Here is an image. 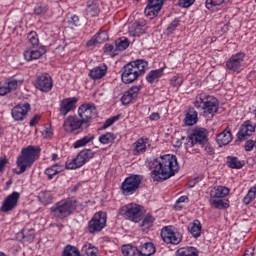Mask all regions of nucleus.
I'll return each mask as SVG.
<instances>
[{
	"mask_svg": "<svg viewBox=\"0 0 256 256\" xmlns=\"http://www.w3.org/2000/svg\"><path fill=\"white\" fill-rule=\"evenodd\" d=\"M153 170L151 177L153 181L163 183L167 179H171L179 171V163H177V156L166 154L154 159L152 163Z\"/></svg>",
	"mask_w": 256,
	"mask_h": 256,
	"instance_id": "nucleus-1",
	"label": "nucleus"
},
{
	"mask_svg": "<svg viewBox=\"0 0 256 256\" xmlns=\"http://www.w3.org/2000/svg\"><path fill=\"white\" fill-rule=\"evenodd\" d=\"M149 69V62L145 59H136L128 62L122 68L121 79L122 83L129 85L135 83L139 77H143Z\"/></svg>",
	"mask_w": 256,
	"mask_h": 256,
	"instance_id": "nucleus-2",
	"label": "nucleus"
},
{
	"mask_svg": "<svg viewBox=\"0 0 256 256\" xmlns=\"http://www.w3.org/2000/svg\"><path fill=\"white\" fill-rule=\"evenodd\" d=\"M193 105L200 112V115L206 119H213L219 111V100L205 93L198 94Z\"/></svg>",
	"mask_w": 256,
	"mask_h": 256,
	"instance_id": "nucleus-3",
	"label": "nucleus"
},
{
	"mask_svg": "<svg viewBox=\"0 0 256 256\" xmlns=\"http://www.w3.org/2000/svg\"><path fill=\"white\" fill-rule=\"evenodd\" d=\"M41 155V147L29 145L25 148H22L20 155L17 157L16 165L19 169L16 172L17 175H23L27 169H31L33 164Z\"/></svg>",
	"mask_w": 256,
	"mask_h": 256,
	"instance_id": "nucleus-4",
	"label": "nucleus"
},
{
	"mask_svg": "<svg viewBox=\"0 0 256 256\" xmlns=\"http://www.w3.org/2000/svg\"><path fill=\"white\" fill-rule=\"evenodd\" d=\"M77 209V199L67 198L63 199L50 208V215L53 219L57 221H62V219H67L71 217L73 212Z\"/></svg>",
	"mask_w": 256,
	"mask_h": 256,
	"instance_id": "nucleus-5",
	"label": "nucleus"
},
{
	"mask_svg": "<svg viewBox=\"0 0 256 256\" xmlns=\"http://www.w3.org/2000/svg\"><path fill=\"white\" fill-rule=\"evenodd\" d=\"M27 39L31 46L24 51V59L27 61H35L37 59H41V57L47 53V46L39 47V36L35 31H31L27 35Z\"/></svg>",
	"mask_w": 256,
	"mask_h": 256,
	"instance_id": "nucleus-6",
	"label": "nucleus"
},
{
	"mask_svg": "<svg viewBox=\"0 0 256 256\" xmlns=\"http://www.w3.org/2000/svg\"><path fill=\"white\" fill-rule=\"evenodd\" d=\"M231 189L226 186H214L210 190V204L214 209H229V200L225 199Z\"/></svg>",
	"mask_w": 256,
	"mask_h": 256,
	"instance_id": "nucleus-7",
	"label": "nucleus"
},
{
	"mask_svg": "<svg viewBox=\"0 0 256 256\" xmlns=\"http://www.w3.org/2000/svg\"><path fill=\"white\" fill-rule=\"evenodd\" d=\"M119 213L122 215V217H126V219H129V221H133V223H139V221L143 219V215H145L143 206L135 203L122 206L119 209Z\"/></svg>",
	"mask_w": 256,
	"mask_h": 256,
	"instance_id": "nucleus-8",
	"label": "nucleus"
},
{
	"mask_svg": "<svg viewBox=\"0 0 256 256\" xmlns=\"http://www.w3.org/2000/svg\"><path fill=\"white\" fill-rule=\"evenodd\" d=\"M187 147H195V145H207L209 143V132L205 128H195L186 138L184 142Z\"/></svg>",
	"mask_w": 256,
	"mask_h": 256,
	"instance_id": "nucleus-9",
	"label": "nucleus"
},
{
	"mask_svg": "<svg viewBox=\"0 0 256 256\" xmlns=\"http://www.w3.org/2000/svg\"><path fill=\"white\" fill-rule=\"evenodd\" d=\"M143 182V176L139 174H132L125 178V180L121 184V191L123 195L129 196L134 195L141 187V183Z\"/></svg>",
	"mask_w": 256,
	"mask_h": 256,
	"instance_id": "nucleus-10",
	"label": "nucleus"
},
{
	"mask_svg": "<svg viewBox=\"0 0 256 256\" xmlns=\"http://www.w3.org/2000/svg\"><path fill=\"white\" fill-rule=\"evenodd\" d=\"M104 227H107V213L98 211L88 222L87 231L90 235H95V233H101Z\"/></svg>",
	"mask_w": 256,
	"mask_h": 256,
	"instance_id": "nucleus-11",
	"label": "nucleus"
},
{
	"mask_svg": "<svg viewBox=\"0 0 256 256\" xmlns=\"http://www.w3.org/2000/svg\"><path fill=\"white\" fill-rule=\"evenodd\" d=\"M63 129L66 133H81L83 129H89L87 124L77 116H68L64 120Z\"/></svg>",
	"mask_w": 256,
	"mask_h": 256,
	"instance_id": "nucleus-12",
	"label": "nucleus"
},
{
	"mask_svg": "<svg viewBox=\"0 0 256 256\" xmlns=\"http://www.w3.org/2000/svg\"><path fill=\"white\" fill-rule=\"evenodd\" d=\"M78 115L86 123V127H89L91 119L97 116V107L93 103L82 104L78 108Z\"/></svg>",
	"mask_w": 256,
	"mask_h": 256,
	"instance_id": "nucleus-13",
	"label": "nucleus"
},
{
	"mask_svg": "<svg viewBox=\"0 0 256 256\" xmlns=\"http://www.w3.org/2000/svg\"><path fill=\"white\" fill-rule=\"evenodd\" d=\"M162 241L171 245H179L183 241V236L179 232L173 230V226H164L161 229Z\"/></svg>",
	"mask_w": 256,
	"mask_h": 256,
	"instance_id": "nucleus-14",
	"label": "nucleus"
},
{
	"mask_svg": "<svg viewBox=\"0 0 256 256\" xmlns=\"http://www.w3.org/2000/svg\"><path fill=\"white\" fill-rule=\"evenodd\" d=\"M245 64V53L239 52L232 55L228 61H226V69L232 71V73H241L243 65Z\"/></svg>",
	"mask_w": 256,
	"mask_h": 256,
	"instance_id": "nucleus-15",
	"label": "nucleus"
},
{
	"mask_svg": "<svg viewBox=\"0 0 256 256\" xmlns=\"http://www.w3.org/2000/svg\"><path fill=\"white\" fill-rule=\"evenodd\" d=\"M34 87L42 93H49L53 89V78L48 73H41L36 76Z\"/></svg>",
	"mask_w": 256,
	"mask_h": 256,
	"instance_id": "nucleus-16",
	"label": "nucleus"
},
{
	"mask_svg": "<svg viewBox=\"0 0 256 256\" xmlns=\"http://www.w3.org/2000/svg\"><path fill=\"white\" fill-rule=\"evenodd\" d=\"M256 125L251 122V120H246L240 127L237 133L236 143H241V141H247L248 137H251L255 133Z\"/></svg>",
	"mask_w": 256,
	"mask_h": 256,
	"instance_id": "nucleus-17",
	"label": "nucleus"
},
{
	"mask_svg": "<svg viewBox=\"0 0 256 256\" xmlns=\"http://www.w3.org/2000/svg\"><path fill=\"white\" fill-rule=\"evenodd\" d=\"M29 111H31V104L28 102L19 103L11 110V115L15 121H25Z\"/></svg>",
	"mask_w": 256,
	"mask_h": 256,
	"instance_id": "nucleus-18",
	"label": "nucleus"
},
{
	"mask_svg": "<svg viewBox=\"0 0 256 256\" xmlns=\"http://www.w3.org/2000/svg\"><path fill=\"white\" fill-rule=\"evenodd\" d=\"M20 198H21V193L15 192V191L12 192L3 201L0 211H2V213H9V211H13V209L17 207Z\"/></svg>",
	"mask_w": 256,
	"mask_h": 256,
	"instance_id": "nucleus-19",
	"label": "nucleus"
},
{
	"mask_svg": "<svg viewBox=\"0 0 256 256\" xmlns=\"http://www.w3.org/2000/svg\"><path fill=\"white\" fill-rule=\"evenodd\" d=\"M163 3H165V0H148V4L144 10L146 17L155 19L159 15V11L163 9Z\"/></svg>",
	"mask_w": 256,
	"mask_h": 256,
	"instance_id": "nucleus-20",
	"label": "nucleus"
},
{
	"mask_svg": "<svg viewBox=\"0 0 256 256\" xmlns=\"http://www.w3.org/2000/svg\"><path fill=\"white\" fill-rule=\"evenodd\" d=\"M78 101L79 98L77 97H69L61 100L59 108V114L61 115V117H66L68 113H71V111H75V109H77Z\"/></svg>",
	"mask_w": 256,
	"mask_h": 256,
	"instance_id": "nucleus-21",
	"label": "nucleus"
},
{
	"mask_svg": "<svg viewBox=\"0 0 256 256\" xmlns=\"http://www.w3.org/2000/svg\"><path fill=\"white\" fill-rule=\"evenodd\" d=\"M19 83L21 81L15 78L6 79L4 82L0 83V97H5V95H9V93H13L16 91L17 87H19Z\"/></svg>",
	"mask_w": 256,
	"mask_h": 256,
	"instance_id": "nucleus-22",
	"label": "nucleus"
},
{
	"mask_svg": "<svg viewBox=\"0 0 256 256\" xmlns=\"http://www.w3.org/2000/svg\"><path fill=\"white\" fill-rule=\"evenodd\" d=\"M141 91V85L132 86L128 89L121 97L122 105H131L133 101L139 97V92Z\"/></svg>",
	"mask_w": 256,
	"mask_h": 256,
	"instance_id": "nucleus-23",
	"label": "nucleus"
},
{
	"mask_svg": "<svg viewBox=\"0 0 256 256\" xmlns=\"http://www.w3.org/2000/svg\"><path fill=\"white\" fill-rule=\"evenodd\" d=\"M108 69L107 64H100L89 71L88 77L93 81H99V79H103L107 75Z\"/></svg>",
	"mask_w": 256,
	"mask_h": 256,
	"instance_id": "nucleus-24",
	"label": "nucleus"
},
{
	"mask_svg": "<svg viewBox=\"0 0 256 256\" xmlns=\"http://www.w3.org/2000/svg\"><path fill=\"white\" fill-rule=\"evenodd\" d=\"M147 22L145 20H136L129 28V33L132 37H141L145 33Z\"/></svg>",
	"mask_w": 256,
	"mask_h": 256,
	"instance_id": "nucleus-25",
	"label": "nucleus"
},
{
	"mask_svg": "<svg viewBox=\"0 0 256 256\" xmlns=\"http://www.w3.org/2000/svg\"><path fill=\"white\" fill-rule=\"evenodd\" d=\"M231 141H233V134H231L230 127H226L225 130L216 137V143L219 145V147L229 145Z\"/></svg>",
	"mask_w": 256,
	"mask_h": 256,
	"instance_id": "nucleus-26",
	"label": "nucleus"
},
{
	"mask_svg": "<svg viewBox=\"0 0 256 256\" xmlns=\"http://www.w3.org/2000/svg\"><path fill=\"white\" fill-rule=\"evenodd\" d=\"M197 121H199L197 110H195L193 107H189L184 118L185 125L188 127H193V125H196Z\"/></svg>",
	"mask_w": 256,
	"mask_h": 256,
	"instance_id": "nucleus-27",
	"label": "nucleus"
},
{
	"mask_svg": "<svg viewBox=\"0 0 256 256\" xmlns=\"http://www.w3.org/2000/svg\"><path fill=\"white\" fill-rule=\"evenodd\" d=\"M138 251L140 256H152L155 255L157 249L155 248V244L152 242H145L139 246Z\"/></svg>",
	"mask_w": 256,
	"mask_h": 256,
	"instance_id": "nucleus-28",
	"label": "nucleus"
},
{
	"mask_svg": "<svg viewBox=\"0 0 256 256\" xmlns=\"http://www.w3.org/2000/svg\"><path fill=\"white\" fill-rule=\"evenodd\" d=\"M109 39L107 32H98L96 33L87 43V47H94V45H101V43H105Z\"/></svg>",
	"mask_w": 256,
	"mask_h": 256,
	"instance_id": "nucleus-29",
	"label": "nucleus"
},
{
	"mask_svg": "<svg viewBox=\"0 0 256 256\" xmlns=\"http://www.w3.org/2000/svg\"><path fill=\"white\" fill-rule=\"evenodd\" d=\"M188 231L194 237V239H199L201 237V231H203V226L201 221L195 219L192 223L188 225Z\"/></svg>",
	"mask_w": 256,
	"mask_h": 256,
	"instance_id": "nucleus-30",
	"label": "nucleus"
},
{
	"mask_svg": "<svg viewBox=\"0 0 256 256\" xmlns=\"http://www.w3.org/2000/svg\"><path fill=\"white\" fill-rule=\"evenodd\" d=\"M85 163H87L85 161V159H83V157L80 155V153H78L74 159H72L69 162H66L65 169H68V170L79 169V168L83 167V165H85Z\"/></svg>",
	"mask_w": 256,
	"mask_h": 256,
	"instance_id": "nucleus-31",
	"label": "nucleus"
},
{
	"mask_svg": "<svg viewBox=\"0 0 256 256\" xmlns=\"http://www.w3.org/2000/svg\"><path fill=\"white\" fill-rule=\"evenodd\" d=\"M99 2L97 0H90L87 2L86 14L89 17H99Z\"/></svg>",
	"mask_w": 256,
	"mask_h": 256,
	"instance_id": "nucleus-32",
	"label": "nucleus"
},
{
	"mask_svg": "<svg viewBox=\"0 0 256 256\" xmlns=\"http://www.w3.org/2000/svg\"><path fill=\"white\" fill-rule=\"evenodd\" d=\"M226 165L230 169H243V167H245V161L239 160V158L235 156H227Z\"/></svg>",
	"mask_w": 256,
	"mask_h": 256,
	"instance_id": "nucleus-33",
	"label": "nucleus"
},
{
	"mask_svg": "<svg viewBox=\"0 0 256 256\" xmlns=\"http://www.w3.org/2000/svg\"><path fill=\"white\" fill-rule=\"evenodd\" d=\"M162 77H163V68H160V69L150 71L146 75V81L150 85H153L154 83H158L159 79H161Z\"/></svg>",
	"mask_w": 256,
	"mask_h": 256,
	"instance_id": "nucleus-34",
	"label": "nucleus"
},
{
	"mask_svg": "<svg viewBox=\"0 0 256 256\" xmlns=\"http://www.w3.org/2000/svg\"><path fill=\"white\" fill-rule=\"evenodd\" d=\"M176 256H199V249L193 246H186L179 248L176 253Z\"/></svg>",
	"mask_w": 256,
	"mask_h": 256,
	"instance_id": "nucleus-35",
	"label": "nucleus"
},
{
	"mask_svg": "<svg viewBox=\"0 0 256 256\" xmlns=\"http://www.w3.org/2000/svg\"><path fill=\"white\" fill-rule=\"evenodd\" d=\"M18 237H21L24 243H31L35 239V229L25 227L18 233Z\"/></svg>",
	"mask_w": 256,
	"mask_h": 256,
	"instance_id": "nucleus-36",
	"label": "nucleus"
},
{
	"mask_svg": "<svg viewBox=\"0 0 256 256\" xmlns=\"http://www.w3.org/2000/svg\"><path fill=\"white\" fill-rule=\"evenodd\" d=\"M62 171L63 165L53 164L52 166L45 169L44 175H46L48 180L51 181L55 175H59V173H62Z\"/></svg>",
	"mask_w": 256,
	"mask_h": 256,
	"instance_id": "nucleus-37",
	"label": "nucleus"
},
{
	"mask_svg": "<svg viewBox=\"0 0 256 256\" xmlns=\"http://www.w3.org/2000/svg\"><path fill=\"white\" fill-rule=\"evenodd\" d=\"M81 253L86 256H99V248L89 242H86L82 246Z\"/></svg>",
	"mask_w": 256,
	"mask_h": 256,
	"instance_id": "nucleus-38",
	"label": "nucleus"
},
{
	"mask_svg": "<svg viewBox=\"0 0 256 256\" xmlns=\"http://www.w3.org/2000/svg\"><path fill=\"white\" fill-rule=\"evenodd\" d=\"M135 151L138 155H141V153H145L147 151V145L149 147V139L148 138H139L135 142Z\"/></svg>",
	"mask_w": 256,
	"mask_h": 256,
	"instance_id": "nucleus-39",
	"label": "nucleus"
},
{
	"mask_svg": "<svg viewBox=\"0 0 256 256\" xmlns=\"http://www.w3.org/2000/svg\"><path fill=\"white\" fill-rule=\"evenodd\" d=\"M116 139H117V135L111 132H106L105 134H102L101 136H99L98 141L102 145H109L111 143H114Z\"/></svg>",
	"mask_w": 256,
	"mask_h": 256,
	"instance_id": "nucleus-40",
	"label": "nucleus"
},
{
	"mask_svg": "<svg viewBox=\"0 0 256 256\" xmlns=\"http://www.w3.org/2000/svg\"><path fill=\"white\" fill-rule=\"evenodd\" d=\"M122 254L124 256H140L139 248L131 244L122 246Z\"/></svg>",
	"mask_w": 256,
	"mask_h": 256,
	"instance_id": "nucleus-41",
	"label": "nucleus"
},
{
	"mask_svg": "<svg viewBox=\"0 0 256 256\" xmlns=\"http://www.w3.org/2000/svg\"><path fill=\"white\" fill-rule=\"evenodd\" d=\"M61 256H81V252L77 246L68 244L64 247Z\"/></svg>",
	"mask_w": 256,
	"mask_h": 256,
	"instance_id": "nucleus-42",
	"label": "nucleus"
},
{
	"mask_svg": "<svg viewBox=\"0 0 256 256\" xmlns=\"http://www.w3.org/2000/svg\"><path fill=\"white\" fill-rule=\"evenodd\" d=\"M225 3H229V0H206L205 6L209 11H215V8L225 5Z\"/></svg>",
	"mask_w": 256,
	"mask_h": 256,
	"instance_id": "nucleus-43",
	"label": "nucleus"
},
{
	"mask_svg": "<svg viewBox=\"0 0 256 256\" xmlns=\"http://www.w3.org/2000/svg\"><path fill=\"white\" fill-rule=\"evenodd\" d=\"M95 139V134H88L87 136H84L83 138L77 140L73 147L74 149H79L80 147H85L88 143H91Z\"/></svg>",
	"mask_w": 256,
	"mask_h": 256,
	"instance_id": "nucleus-44",
	"label": "nucleus"
},
{
	"mask_svg": "<svg viewBox=\"0 0 256 256\" xmlns=\"http://www.w3.org/2000/svg\"><path fill=\"white\" fill-rule=\"evenodd\" d=\"M131 42L127 37H120L115 41L116 51H125V49L129 48Z\"/></svg>",
	"mask_w": 256,
	"mask_h": 256,
	"instance_id": "nucleus-45",
	"label": "nucleus"
},
{
	"mask_svg": "<svg viewBox=\"0 0 256 256\" xmlns=\"http://www.w3.org/2000/svg\"><path fill=\"white\" fill-rule=\"evenodd\" d=\"M38 199L42 205H49L53 201V195L50 191H41L38 195Z\"/></svg>",
	"mask_w": 256,
	"mask_h": 256,
	"instance_id": "nucleus-46",
	"label": "nucleus"
},
{
	"mask_svg": "<svg viewBox=\"0 0 256 256\" xmlns=\"http://www.w3.org/2000/svg\"><path fill=\"white\" fill-rule=\"evenodd\" d=\"M255 197H256V186H252L248 190V193L243 198L244 205H250V203H253V201H255Z\"/></svg>",
	"mask_w": 256,
	"mask_h": 256,
	"instance_id": "nucleus-47",
	"label": "nucleus"
},
{
	"mask_svg": "<svg viewBox=\"0 0 256 256\" xmlns=\"http://www.w3.org/2000/svg\"><path fill=\"white\" fill-rule=\"evenodd\" d=\"M153 223H155V217L151 214H147L142 221V230L149 231L150 227H153Z\"/></svg>",
	"mask_w": 256,
	"mask_h": 256,
	"instance_id": "nucleus-48",
	"label": "nucleus"
},
{
	"mask_svg": "<svg viewBox=\"0 0 256 256\" xmlns=\"http://www.w3.org/2000/svg\"><path fill=\"white\" fill-rule=\"evenodd\" d=\"M49 11V6L47 4H38L34 8V15L43 16Z\"/></svg>",
	"mask_w": 256,
	"mask_h": 256,
	"instance_id": "nucleus-49",
	"label": "nucleus"
},
{
	"mask_svg": "<svg viewBox=\"0 0 256 256\" xmlns=\"http://www.w3.org/2000/svg\"><path fill=\"white\" fill-rule=\"evenodd\" d=\"M82 159H84V161L87 163V161H89L90 159H93V157H95V151L91 150V149H84L82 151L79 152Z\"/></svg>",
	"mask_w": 256,
	"mask_h": 256,
	"instance_id": "nucleus-50",
	"label": "nucleus"
},
{
	"mask_svg": "<svg viewBox=\"0 0 256 256\" xmlns=\"http://www.w3.org/2000/svg\"><path fill=\"white\" fill-rule=\"evenodd\" d=\"M181 22V20H179V18H175L167 27L166 29V33L168 35H171L173 33V31H175V29H177L179 27V23Z\"/></svg>",
	"mask_w": 256,
	"mask_h": 256,
	"instance_id": "nucleus-51",
	"label": "nucleus"
},
{
	"mask_svg": "<svg viewBox=\"0 0 256 256\" xmlns=\"http://www.w3.org/2000/svg\"><path fill=\"white\" fill-rule=\"evenodd\" d=\"M117 51L118 50H116V46H114L113 44H105V46H104V52L105 53L116 55Z\"/></svg>",
	"mask_w": 256,
	"mask_h": 256,
	"instance_id": "nucleus-52",
	"label": "nucleus"
},
{
	"mask_svg": "<svg viewBox=\"0 0 256 256\" xmlns=\"http://www.w3.org/2000/svg\"><path fill=\"white\" fill-rule=\"evenodd\" d=\"M182 84H183V80L179 79V77H177V76H173L170 79V85L172 87H181Z\"/></svg>",
	"mask_w": 256,
	"mask_h": 256,
	"instance_id": "nucleus-53",
	"label": "nucleus"
},
{
	"mask_svg": "<svg viewBox=\"0 0 256 256\" xmlns=\"http://www.w3.org/2000/svg\"><path fill=\"white\" fill-rule=\"evenodd\" d=\"M193 3H195V0H179L178 1L179 7H183L184 9L191 7Z\"/></svg>",
	"mask_w": 256,
	"mask_h": 256,
	"instance_id": "nucleus-54",
	"label": "nucleus"
},
{
	"mask_svg": "<svg viewBox=\"0 0 256 256\" xmlns=\"http://www.w3.org/2000/svg\"><path fill=\"white\" fill-rule=\"evenodd\" d=\"M254 147H255V141L254 140H247L245 145H244V149L247 152L253 151Z\"/></svg>",
	"mask_w": 256,
	"mask_h": 256,
	"instance_id": "nucleus-55",
	"label": "nucleus"
},
{
	"mask_svg": "<svg viewBox=\"0 0 256 256\" xmlns=\"http://www.w3.org/2000/svg\"><path fill=\"white\" fill-rule=\"evenodd\" d=\"M79 23V16L73 15L68 20V24L73 25L74 27H77V24Z\"/></svg>",
	"mask_w": 256,
	"mask_h": 256,
	"instance_id": "nucleus-56",
	"label": "nucleus"
},
{
	"mask_svg": "<svg viewBox=\"0 0 256 256\" xmlns=\"http://www.w3.org/2000/svg\"><path fill=\"white\" fill-rule=\"evenodd\" d=\"M204 146V151L208 154V155H215V149L214 148H212V146L211 145H209V144H205V145H203Z\"/></svg>",
	"mask_w": 256,
	"mask_h": 256,
	"instance_id": "nucleus-57",
	"label": "nucleus"
},
{
	"mask_svg": "<svg viewBox=\"0 0 256 256\" xmlns=\"http://www.w3.org/2000/svg\"><path fill=\"white\" fill-rule=\"evenodd\" d=\"M42 135L45 139H49V137H51V135H53V130H51V128H45L42 131Z\"/></svg>",
	"mask_w": 256,
	"mask_h": 256,
	"instance_id": "nucleus-58",
	"label": "nucleus"
},
{
	"mask_svg": "<svg viewBox=\"0 0 256 256\" xmlns=\"http://www.w3.org/2000/svg\"><path fill=\"white\" fill-rule=\"evenodd\" d=\"M8 163L9 160H7L6 158L0 159V173H3V171H5V165H7Z\"/></svg>",
	"mask_w": 256,
	"mask_h": 256,
	"instance_id": "nucleus-59",
	"label": "nucleus"
},
{
	"mask_svg": "<svg viewBox=\"0 0 256 256\" xmlns=\"http://www.w3.org/2000/svg\"><path fill=\"white\" fill-rule=\"evenodd\" d=\"M41 119V116L39 114H36L31 120H30V127H35L37 125V122Z\"/></svg>",
	"mask_w": 256,
	"mask_h": 256,
	"instance_id": "nucleus-60",
	"label": "nucleus"
},
{
	"mask_svg": "<svg viewBox=\"0 0 256 256\" xmlns=\"http://www.w3.org/2000/svg\"><path fill=\"white\" fill-rule=\"evenodd\" d=\"M150 121H159V119H161V115L157 112H153L150 116H149Z\"/></svg>",
	"mask_w": 256,
	"mask_h": 256,
	"instance_id": "nucleus-61",
	"label": "nucleus"
},
{
	"mask_svg": "<svg viewBox=\"0 0 256 256\" xmlns=\"http://www.w3.org/2000/svg\"><path fill=\"white\" fill-rule=\"evenodd\" d=\"M113 124H114L113 120H112L111 118H108V119L104 122V124H103V126H102V129H109V127H111V125H113Z\"/></svg>",
	"mask_w": 256,
	"mask_h": 256,
	"instance_id": "nucleus-62",
	"label": "nucleus"
},
{
	"mask_svg": "<svg viewBox=\"0 0 256 256\" xmlns=\"http://www.w3.org/2000/svg\"><path fill=\"white\" fill-rule=\"evenodd\" d=\"M189 201V197L187 196H181L177 201H176V204H179V203H187Z\"/></svg>",
	"mask_w": 256,
	"mask_h": 256,
	"instance_id": "nucleus-63",
	"label": "nucleus"
},
{
	"mask_svg": "<svg viewBox=\"0 0 256 256\" xmlns=\"http://www.w3.org/2000/svg\"><path fill=\"white\" fill-rule=\"evenodd\" d=\"M79 187H81V185H74L72 188L69 189L70 193H77V191H79Z\"/></svg>",
	"mask_w": 256,
	"mask_h": 256,
	"instance_id": "nucleus-64",
	"label": "nucleus"
}]
</instances>
